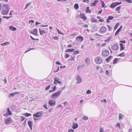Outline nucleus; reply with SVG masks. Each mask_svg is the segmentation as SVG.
Segmentation results:
<instances>
[{
  "label": "nucleus",
  "mask_w": 132,
  "mask_h": 132,
  "mask_svg": "<svg viewBox=\"0 0 132 132\" xmlns=\"http://www.w3.org/2000/svg\"><path fill=\"white\" fill-rule=\"evenodd\" d=\"M9 11L8 4H6L2 6L1 13L3 15H7Z\"/></svg>",
  "instance_id": "nucleus-1"
},
{
  "label": "nucleus",
  "mask_w": 132,
  "mask_h": 132,
  "mask_svg": "<svg viewBox=\"0 0 132 132\" xmlns=\"http://www.w3.org/2000/svg\"><path fill=\"white\" fill-rule=\"evenodd\" d=\"M62 93V91L60 90L52 94L51 96L52 99H56L58 98Z\"/></svg>",
  "instance_id": "nucleus-2"
},
{
  "label": "nucleus",
  "mask_w": 132,
  "mask_h": 132,
  "mask_svg": "<svg viewBox=\"0 0 132 132\" xmlns=\"http://www.w3.org/2000/svg\"><path fill=\"white\" fill-rule=\"evenodd\" d=\"M44 113H46V112H44L43 111L38 112L35 114H34L33 116L36 118H39L43 116Z\"/></svg>",
  "instance_id": "nucleus-3"
},
{
  "label": "nucleus",
  "mask_w": 132,
  "mask_h": 132,
  "mask_svg": "<svg viewBox=\"0 0 132 132\" xmlns=\"http://www.w3.org/2000/svg\"><path fill=\"white\" fill-rule=\"evenodd\" d=\"M103 61L102 59H101L100 57H97L95 59V61L98 64H100Z\"/></svg>",
  "instance_id": "nucleus-4"
},
{
  "label": "nucleus",
  "mask_w": 132,
  "mask_h": 132,
  "mask_svg": "<svg viewBox=\"0 0 132 132\" xmlns=\"http://www.w3.org/2000/svg\"><path fill=\"white\" fill-rule=\"evenodd\" d=\"M4 122L6 125H7L9 123H12L13 122V120L10 117L8 118L5 119Z\"/></svg>",
  "instance_id": "nucleus-5"
},
{
  "label": "nucleus",
  "mask_w": 132,
  "mask_h": 132,
  "mask_svg": "<svg viewBox=\"0 0 132 132\" xmlns=\"http://www.w3.org/2000/svg\"><path fill=\"white\" fill-rule=\"evenodd\" d=\"M109 54V52L108 50H105L103 51L102 53V55L104 57L108 56Z\"/></svg>",
  "instance_id": "nucleus-6"
},
{
  "label": "nucleus",
  "mask_w": 132,
  "mask_h": 132,
  "mask_svg": "<svg viewBox=\"0 0 132 132\" xmlns=\"http://www.w3.org/2000/svg\"><path fill=\"white\" fill-rule=\"evenodd\" d=\"M56 103L55 100H50L49 101L48 103L50 106H52L55 105Z\"/></svg>",
  "instance_id": "nucleus-7"
},
{
  "label": "nucleus",
  "mask_w": 132,
  "mask_h": 132,
  "mask_svg": "<svg viewBox=\"0 0 132 132\" xmlns=\"http://www.w3.org/2000/svg\"><path fill=\"white\" fill-rule=\"evenodd\" d=\"M7 112L5 113L4 116H6V117H7L8 116V115H11L12 114V112L11 111H10L9 109V108H7Z\"/></svg>",
  "instance_id": "nucleus-8"
},
{
  "label": "nucleus",
  "mask_w": 132,
  "mask_h": 132,
  "mask_svg": "<svg viewBox=\"0 0 132 132\" xmlns=\"http://www.w3.org/2000/svg\"><path fill=\"white\" fill-rule=\"evenodd\" d=\"M76 80L77 81L76 82L77 84H79L80 83L82 79L79 76H77L76 77Z\"/></svg>",
  "instance_id": "nucleus-9"
},
{
  "label": "nucleus",
  "mask_w": 132,
  "mask_h": 132,
  "mask_svg": "<svg viewBox=\"0 0 132 132\" xmlns=\"http://www.w3.org/2000/svg\"><path fill=\"white\" fill-rule=\"evenodd\" d=\"M118 45L116 44H115L111 48L114 51L117 50L118 49Z\"/></svg>",
  "instance_id": "nucleus-10"
},
{
  "label": "nucleus",
  "mask_w": 132,
  "mask_h": 132,
  "mask_svg": "<svg viewBox=\"0 0 132 132\" xmlns=\"http://www.w3.org/2000/svg\"><path fill=\"white\" fill-rule=\"evenodd\" d=\"M106 29V27H102L100 29V32H105Z\"/></svg>",
  "instance_id": "nucleus-11"
},
{
  "label": "nucleus",
  "mask_w": 132,
  "mask_h": 132,
  "mask_svg": "<svg viewBox=\"0 0 132 132\" xmlns=\"http://www.w3.org/2000/svg\"><path fill=\"white\" fill-rule=\"evenodd\" d=\"M76 39L77 40L81 42L83 40V38L82 37L80 36L76 38Z\"/></svg>",
  "instance_id": "nucleus-12"
},
{
  "label": "nucleus",
  "mask_w": 132,
  "mask_h": 132,
  "mask_svg": "<svg viewBox=\"0 0 132 132\" xmlns=\"http://www.w3.org/2000/svg\"><path fill=\"white\" fill-rule=\"evenodd\" d=\"M79 17L80 18L83 19L84 20H86L87 19V17L83 14H80L79 15Z\"/></svg>",
  "instance_id": "nucleus-13"
},
{
  "label": "nucleus",
  "mask_w": 132,
  "mask_h": 132,
  "mask_svg": "<svg viewBox=\"0 0 132 132\" xmlns=\"http://www.w3.org/2000/svg\"><path fill=\"white\" fill-rule=\"evenodd\" d=\"M54 83L55 84H57V83H58L60 79L56 77H54Z\"/></svg>",
  "instance_id": "nucleus-14"
},
{
  "label": "nucleus",
  "mask_w": 132,
  "mask_h": 132,
  "mask_svg": "<svg viewBox=\"0 0 132 132\" xmlns=\"http://www.w3.org/2000/svg\"><path fill=\"white\" fill-rule=\"evenodd\" d=\"M112 58L113 56L112 55L110 56L106 59V61L108 62H109Z\"/></svg>",
  "instance_id": "nucleus-15"
},
{
  "label": "nucleus",
  "mask_w": 132,
  "mask_h": 132,
  "mask_svg": "<svg viewBox=\"0 0 132 132\" xmlns=\"http://www.w3.org/2000/svg\"><path fill=\"white\" fill-rule=\"evenodd\" d=\"M34 31V32H30L31 34H34L36 36L37 34L38 31L37 28H35L33 30Z\"/></svg>",
  "instance_id": "nucleus-16"
},
{
  "label": "nucleus",
  "mask_w": 132,
  "mask_h": 132,
  "mask_svg": "<svg viewBox=\"0 0 132 132\" xmlns=\"http://www.w3.org/2000/svg\"><path fill=\"white\" fill-rule=\"evenodd\" d=\"M39 30L40 33V35H43L44 34L46 33L45 31L44 30H42L39 28Z\"/></svg>",
  "instance_id": "nucleus-17"
},
{
  "label": "nucleus",
  "mask_w": 132,
  "mask_h": 132,
  "mask_svg": "<svg viewBox=\"0 0 132 132\" xmlns=\"http://www.w3.org/2000/svg\"><path fill=\"white\" fill-rule=\"evenodd\" d=\"M78 127V124L75 123H73V124L72 128L75 129L77 128Z\"/></svg>",
  "instance_id": "nucleus-18"
},
{
  "label": "nucleus",
  "mask_w": 132,
  "mask_h": 132,
  "mask_svg": "<svg viewBox=\"0 0 132 132\" xmlns=\"http://www.w3.org/2000/svg\"><path fill=\"white\" fill-rule=\"evenodd\" d=\"M28 126L30 127V129L31 130H32V123L31 121H29L28 122Z\"/></svg>",
  "instance_id": "nucleus-19"
},
{
  "label": "nucleus",
  "mask_w": 132,
  "mask_h": 132,
  "mask_svg": "<svg viewBox=\"0 0 132 132\" xmlns=\"http://www.w3.org/2000/svg\"><path fill=\"white\" fill-rule=\"evenodd\" d=\"M117 6V5L116 3V2H113L111 3L110 6V7L111 8H114L116 6Z\"/></svg>",
  "instance_id": "nucleus-20"
},
{
  "label": "nucleus",
  "mask_w": 132,
  "mask_h": 132,
  "mask_svg": "<svg viewBox=\"0 0 132 132\" xmlns=\"http://www.w3.org/2000/svg\"><path fill=\"white\" fill-rule=\"evenodd\" d=\"M20 93L19 92H15L13 93H11L10 94V95H9V97H13L14 96V95L15 94H18Z\"/></svg>",
  "instance_id": "nucleus-21"
},
{
  "label": "nucleus",
  "mask_w": 132,
  "mask_h": 132,
  "mask_svg": "<svg viewBox=\"0 0 132 132\" xmlns=\"http://www.w3.org/2000/svg\"><path fill=\"white\" fill-rule=\"evenodd\" d=\"M99 1L98 0H95L94 2L91 4V5L93 6H94L96 5V4L98 3Z\"/></svg>",
  "instance_id": "nucleus-22"
},
{
  "label": "nucleus",
  "mask_w": 132,
  "mask_h": 132,
  "mask_svg": "<svg viewBox=\"0 0 132 132\" xmlns=\"http://www.w3.org/2000/svg\"><path fill=\"white\" fill-rule=\"evenodd\" d=\"M119 120H122L124 118V116L122 114L119 113Z\"/></svg>",
  "instance_id": "nucleus-23"
},
{
  "label": "nucleus",
  "mask_w": 132,
  "mask_h": 132,
  "mask_svg": "<svg viewBox=\"0 0 132 132\" xmlns=\"http://www.w3.org/2000/svg\"><path fill=\"white\" fill-rule=\"evenodd\" d=\"M75 50L74 49H67L65 51V52H73Z\"/></svg>",
  "instance_id": "nucleus-24"
},
{
  "label": "nucleus",
  "mask_w": 132,
  "mask_h": 132,
  "mask_svg": "<svg viewBox=\"0 0 132 132\" xmlns=\"http://www.w3.org/2000/svg\"><path fill=\"white\" fill-rule=\"evenodd\" d=\"M9 29H10L13 31H14L16 30V28L12 26H10Z\"/></svg>",
  "instance_id": "nucleus-25"
},
{
  "label": "nucleus",
  "mask_w": 132,
  "mask_h": 132,
  "mask_svg": "<svg viewBox=\"0 0 132 132\" xmlns=\"http://www.w3.org/2000/svg\"><path fill=\"white\" fill-rule=\"evenodd\" d=\"M119 44L120 45V51H121L124 50L125 48L123 47V44L122 43H120Z\"/></svg>",
  "instance_id": "nucleus-26"
},
{
  "label": "nucleus",
  "mask_w": 132,
  "mask_h": 132,
  "mask_svg": "<svg viewBox=\"0 0 132 132\" xmlns=\"http://www.w3.org/2000/svg\"><path fill=\"white\" fill-rule=\"evenodd\" d=\"M85 66V64H82V65L78 66L77 67V70H78L80 68H81L83 67H84Z\"/></svg>",
  "instance_id": "nucleus-27"
},
{
  "label": "nucleus",
  "mask_w": 132,
  "mask_h": 132,
  "mask_svg": "<svg viewBox=\"0 0 132 132\" xmlns=\"http://www.w3.org/2000/svg\"><path fill=\"white\" fill-rule=\"evenodd\" d=\"M85 62L88 65L90 63V60L88 58H87L85 59Z\"/></svg>",
  "instance_id": "nucleus-28"
},
{
  "label": "nucleus",
  "mask_w": 132,
  "mask_h": 132,
  "mask_svg": "<svg viewBox=\"0 0 132 132\" xmlns=\"http://www.w3.org/2000/svg\"><path fill=\"white\" fill-rule=\"evenodd\" d=\"M89 9V7H87L86 10V13H91V11Z\"/></svg>",
  "instance_id": "nucleus-29"
},
{
  "label": "nucleus",
  "mask_w": 132,
  "mask_h": 132,
  "mask_svg": "<svg viewBox=\"0 0 132 132\" xmlns=\"http://www.w3.org/2000/svg\"><path fill=\"white\" fill-rule=\"evenodd\" d=\"M74 8L76 10H78L79 7V5L78 4H75L74 6Z\"/></svg>",
  "instance_id": "nucleus-30"
},
{
  "label": "nucleus",
  "mask_w": 132,
  "mask_h": 132,
  "mask_svg": "<svg viewBox=\"0 0 132 132\" xmlns=\"http://www.w3.org/2000/svg\"><path fill=\"white\" fill-rule=\"evenodd\" d=\"M119 60V58H115L113 60V64H115L117 63V62Z\"/></svg>",
  "instance_id": "nucleus-31"
},
{
  "label": "nucleus",
  "mask_w": 132,
  "mask_h": 132,
  "mask_svg": "<svg viewBox=\"0 0 132 132\" xmlns=\"http://www.w3.org/2000/svg\"><path fill=\"white\" fill-rule=\"evenodd\" d=\"M10 43L8 42H6L4 43H3L1 44V45L2 46H5L6 45H8V44H9Z\"/></svg>",
  "instance_id": "nucleus-32"
},
{
  "label": "nucleus",
  "mask_w": 132,
  "mask_h": 132,
  "mask_svg": "<svg viewBox=\"0 0 132 132\" xmlns=\"http://www.w3.org/2000/svg\"><path fill=\"white\" fill-rule=\"evenodd\" d=\"M119 24V23H117L116 24L114 28V30H116Z\"/></svg>",
  "instance_id": "nucleus-33"
},
{
  "label": "nucleus",
  "mask_w": 132,
  "mask_h": 132,
  "mask_svg": "<svg viewBox=\"0 0 132 132\" xmlns=\"http://www.w3.org/2000/svg\"><path fill=\"white\" fill-rule=\"evenodd\" d=\"M125 56V53L124 52H123L122 53L119 54L118 56L121 57H123Z\"/></svg>",
  "instance_id": "nucleus-34"
},
{
  "label": "nucleus",
  "mask_w": 132,
  "mask_h": 132,
  "mask_svg": "<svg viewBox=\"0 0 132 132\" xmlns=\"http://www.w3.org/2000/svg\"><path fill=\"white\" fill-rule=\"evenodd\" d=\"M120 8H121L120 6H119L117 7L116 8V9H115V11H118V12H118L119 13H120V12L119 11H120Z\"/></svg>",
  "instance_id": "nucleus-35"
},
{
  "label": "nucleus",
  "mask_w": 132,
  "mask_h": 132,
  "mask_svg": "<svg viewBox=\"0 0 132 132\" xmlns=\"http://www.w3.org/2000/svg\"><path fill=\"white\" fill-rule=\"evenodd\" d=\"M82 119L84 120H86L88 119V117L86 116H84L83 118Z\"/></svg>",
  "instance_id": "nucleus-36"
},
{
  "label": "nucleus",
  "mask_w": 132,
  "mask_h": 132,
  "mask_svg": "<svg viewBox=\"0 0 132 132\" xmlns=\"http://www.w3.org/2000/svg\"><path fill=\"white\" fill-rule=\"evenodd\" d=\"M27 117H29L31 116V114L27 113H25V114L24 115Z\"/></svg>",
  "instance_id": "nucleus-37"
},
{
  "label": "nucleus",
  "mask_w": 132,
  "mask_h": 132,
  "mask_svg": "<svg viewBox=\"0 0 132 132\" xmlns=\"http://www.w3.org/2000/svg\"><path fill=\"white\" fill-rule=\"evenodd\" d=\"M106 26L109 28V31H112V28L111 27L108 25H106Z\"/></svg>",
  "instance_id": "nucleus-38"
},
{
  "label": "nucleus",
  "mask_w": 132,
  "mask_h": 132,
  "mask_svg": "<svg viewBox=\"0 0 132 132\" xmlns=\"http://www.w3.org/2000/svg\"><path fill=\"white\" fill-rule=\"evenodd\" d=\"M91 21L93 22H98V21L94 18H92L91 20Z\"/></svg>",
  "instance_id": "nucleus-39"
},
{
  "label": "nucleus",
  "mask_w": 132,
  "mask_h": 132,
  "mask_svg": "<svg viewBox=\"0 0 132 132\" xmlns=\"http://www.w3.org/2000/svg\"><path fill=\"white\" fill-rule=\"evenodd\" d=\"M79 50H77L76 51H75L73 52V54L75 55H76V54H78L79 53Z\"/></svg>",
  "instance_id": "nucleus-40"
},
{
  "label": "nucleus",
  "mask_w": 132,
  "mask_h": 132,
  "mask_svg": "<svg viewBox=\"0 0 132 132\" xmlns=\"http://www.w3.org/2000/svg\"><path fill=\"white\" fill-rule=\"evenodd\" d=\"M101 4L102 5V7H104V6H105V4L104 3V2L103 1H101Z\"/></svg>",
  "instance_id": "nucleus-41"
},
{
  "label": "nucleus",
  "mask_w": 132,
  "mask_h": 132,
  "mask_svg": "<svg viewBox=\"0 0 132 132\" xmlns=\"http://www.w3.org/2000/svg\"><path fill=\"white\" fill-rule=\"evenodd\" d=\"M52 38L55 40H58L59 39L58 37L57 36H55L53 37Z\"/></svg>",
  "instance_id": "nucleus-42"
},
{
  "label": "nucleus",
  "mask_w": 132,
  "mask_h": 132,
  "mask_svg": "<svg viewBox=\"0 0 132 132\" xmlns=\"http://www.w3.org/2000/svg\"><path fill=\"white\" fill-rule=\"evenodd\" d=\"M113 18H114L112 16H109L108 17V18L109 20H111Z\"/></svg>",
  "instance_id": "nucleus-43"
},
{
  "label": "nucleus",
  "mask_w": 132,
  "mask_h": 132,
  "mask_svg": "<svg viewBox=\"0 0 132 132\" xmlns=\"http://www.w3.org/2000/svg\"><path fill=\"white\" fill-rule=\"evenodd\" d=\"M100 132H104V129L102 127L100 128Z\"/></svg>",
  "instance_id": "nucleus-44"
},
{
  "label": "nucleus",
  "mask_w": 132,
  "mask_h": 132,
  "mask_svg": "<svg viewBox=\"0 0 132 132\" xmlns=\"http://www.w3.org/2000/svg\"><path fill=\"white\" fill-rule=\"evenodd\" d=\"M34 49H35V48H29V49L28 50H27L25 52V53H26L31 50H34Z\"/></svg>",
  "instance_id": "nucleus-45"
},
{
  "label": "nucleus",
  "mask_w": 132,
  "mask_h": 132,
  "mask_svg": "<svg viewBox=\"0 0 132 132\" xmlns=\"http://www.w3.org/2000/svg\"><path fill=\"white\" fill-rule=\"evenodd\" d=\"M126 2H128V3H132V1L131 0H124Z\"/></svg>",
  "instance_id": "nucleus-46"
},
{
  "label": "nucleus",
  "mask_w": 132,
  "mask_h": 132,
  "mask_svg": "<svg viewBox=\"0 0 132 132\" xmlns=\"http://www.w3.org/2000/svg\"><path fill=\"white\" fill-rule=\"evenodd\" d=\"M106 74L107 76H109L110 74V73L109 71L108 70H106Z\"/></svg>",
  "instance_id": "nucleus-47"
},
{
  "label": "nucleus",
  "mask_w": 132,
  "mask_h": 132,
  "mask_svg": "<svg viewBox=\"0 0 132 132\" xmlns=\"http://www.w3.org/2000/svg\"><path fill=\"white\" fill-rule=\"evenodd\" d=\"M91 91L90 90H88L86 92V93L87 94H89L91 93Z\"/></svg>",
  "instance_id": "nucleus-48"
},
{
  "label": "nucleus",
  "mask_w": 132,
  "mask_h": 132,
  "mask_svg": "<svg viewBox=\"0 0 132 132\" xmlns=\"http://www.w3.org/2000/svg\"><path fill=\"white\" fill-rule=\"evenodd\" d=\"M51 85H50L48 86H47L45 88V89L46 90H48L49 88H50Z\"/></svg>",
  "instance_id": "nucleus-49"
},
{
  "label": "nucleus",
  "mask_w": 132,
  "mask_h": 132,
  "mask_svg": "<svg viewBox=\"0 0 132 132\" xmlns=\"http://www.w3.org/2000/svg\"><path fill=\"white\" fill-rule=\"evenodd\" d=\"M122 26H120V27L117 30H118L119 31V32H120V31L121 30V29L122 28Z\"/></svg>",
  "instance_id": "nucleus-50"
},
{
  "label": "nucleus",
  "mask_w": 132,
  "mask_h": 132,
  "mask_svg": "<svg viewBox=\"0 0 132 132\" xmlns=\"http://www.w3.org/2000/svg\"><path fill=\"white\" fill-rule=\"evenodd\" d=\"M122 26H120V27L117 30H118L119 31V32H120V31L121 30V29L122 28Z\"/></svg>",
  "instance_id": "nucleus-51"
},
{
  "label": "nucleus",
  "mask_w": 132,
  "mask_h": 132,
  "mask_svg": "<svg viewBox=\"0 0 132 132\" xmlns=\"http://www.w3.org/2000/svg\"><path fill=\"white\" fill-rule=\"evenodd\" d=\"M65 54H66V55L65 56V58L67 59L69 57V55L67 53H66Z\"/></svg>",
  "instance_id": "nucleus-52"
},
{
  "label": "nucleus",
  "mask_w": 132,
  "mask_h": 132,
  "mask_svg": "<svg viewBox=\"0 0 132 132\" xmlns=\"http://www.w3.org/2000/svg\"><path fill=\"white\" fill-rule=\"evenodd\" d=\"M43 107L44 108L46 109H48V108H47V105L46 104H45L44 105Z\"/></svg>",
  "instance_id": "nucleus-53"
},
{
  "label": "nucleus",
  "mask_w": 132,
  "mask_h": 132,
  "mask_svg": "<svg viewBox=\"0 0 132 132\" xmlns=\"http://www.w3.org/2000/svg\"><path fill=\"white\" fill-rule=\"evenodd\" d=\"M119 32H119V31L118 30H117L115 33V36L119 34Z\"/></svg>",
  "instance_id": "nucleus-54"
},
{
  "label": "nucleus",
  "mask_w": 132,
  "mask_h": 132,
  "mask_svg": "<svg viewBox=\"0 0 132 132\" xmlns=\"http://www.w3.org/2000/svg\"><path fill=\"white\" fill-rule=\"evenodd\" d=\"M11 17H12L11 16H3V18H7L8 19L9 18H10Z\"/></svg>",
  "instance_id": "nucleus-55"
},
{
  "label": "nucleus",
  "mask_w": 132,
  "mask_h": 132,
  "mask_svg": "<svg viewBox=\"0 0 132 132\" xmlns=\"http://www.w3.org/2000/svg\"><path fill=\"white\" fill-rule=\"evenodd\" d=\"M30 38L32 39L33 40H39V39H35L33 37L31 36L30 35Z\"/></svg>",
  "instance_id": "nucleus-56"
},
{
  "label": "nucleus",
  "mask_w": 132,
  "mask_h": 132,
  "mask_svg": "<svg viewBox=\"0 0 132 132\" xmlns=\"http://www.w3.org/2000/svg\"><path fill=\"white\" fill-rule=\"evenodd\" d=\"M21 118L22 119L21 120V122L23 121L25 119V117H24L22 116L21 117Z\"/></svg>",
  "instance_id": "nucleus-57"
},
{
  "label": "nucleus",
  "mask_w": 132,
  "mask_h": 132,
  "mask_svg": "<svg viewBox=\"0 0 132 132\" xmlns=\"http://www.w3.org/2000/svg\"><path fill=\"white\" fill-rule=\"evenodd\" d=\"M71 59L70 60L71 61H73L74 60L75 57H73L72 56H71Z\"/></svg>",
  "instance_id": "nucleus-58"
},
{
  "label": "nucleus",
  "mask_w": 132,
  "mask_h": 132,
  "mask_svg": "<svg viewBox=\"0 0 132 132\" xmlns=\"http://www.w3.org/2000/svg\"><path fill=\"white\" fill-rule=\"evenodd\" d=\"M74 130L72 129H70L68 131V132H74Z\"/></svg>",
  "instance_id": "nucleus-59"
},
{
  "label": "nucleus",
  "mask_w": 132,
  "mask_h": 132,
  "mask_svg": "<svg viewBox=\"0 0 132 132\" xmlns=\"http://www.w3.org/2000/svg\"><path fill=\"white\" fill-rule=\"evenodd\" d=\"M116 4L117 5V6L120 5L121 4V2H116Z\"/></svg>",
  "instance_id": "nucleus-60"
},
{
  "label": "nucleus",
  "mask_w": 132,
  "mask_h": 132,
  "mask_svg": "<svg viewBox=\"0 0 132 132\" xmlns=\"http://www.w3.org/2000/svg\"><path fill=\"white\" fill-rule=\"evenodd\" d=\"M126 42L125 40H121L120 41V43H125Z\"/></svg>",
  "instance_id": "nucleus-61"
},
{
  "label": "nucleus",
  "mask_w": 132,
  "mask_h": 132,
  "mask_svg": "<svg viewBox=\"0 0 132 132\" xmlns=\"http://www.w3.org/2000/svg\"><path fill=\"white\" fill-rule=\"evenodd\" d=\"M55 63L56 64H59L60 65H61V63L59 61H56V62Z\"/></svg>",
  "instance_id": "nucleus-62"
},
{
  "label": "nucleus",
  "mask_w": 132,
  "mask_h": 132,
  "mask_svg": "<svg viewBox=\"0 0 132 132\" xmlns=\"http://www.w3.org/2000/svg\"><path fill=\"white\" fill-rule=\"evenodd\" d=\"M56 86H55L53 88V90L54 91H55L56 89Z\"/></svg>",
  "instance_id": "nucleus-63"
},
{
  "label": "nucleus",
  "mask_w": 132,
  "mask_h": 132,
  "mask_svg": "<svg viewBox=\"0 0 132 132\" xmlns=\"http://www.w3.org/2000/svg\"><path fill=\"white\" fill-rule=\"evenodd\" d=\"M34 22L33 20H31L29 21V23H34Z\"/></svg>",
  "instance_id": "nucleus-64"
}]
</instances>
